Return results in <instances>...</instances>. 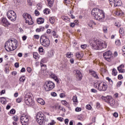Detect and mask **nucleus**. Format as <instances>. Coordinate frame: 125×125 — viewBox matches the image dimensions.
<instances>
[{
	"instance_id": "1",
	"label": "nucleus",
	"mask_w": 125,
	"mask_h": 125,
	"mask_svg": "<svg viewBox=\"0 0 125 125\" xmlns=\"http://www.w3.org/2000/svg\"><path fill=\"white\" fill-rule=\"evenodd\" d=\"M90 45L93 49L95 50H99L103 48H106L107 47V44L103 41H100L99 40H95V39H90L89 40Z\"/></svg>"
},
{
	"instance_id": "2",
	"label": "nucleus",
	"mask_w": 125,
	"mask_h": 125,
	"mask_svg": "<svg viewBox=\"0 0 125 125\" xmlns=\"http://www.w3.org/2000/svg\"><path fill=\"white\" fill-rule=\"evenodd\" d=\"M92 16H93L96 20L101 21L105 18L104 12L99 8H95L92 9L91 12Z\"/></svg>"
},
{
	"instance_id": "3",
	"label": "nucleus",
	"mask_w": 125,
	"mask_h": 125,
	"mask_svg": "<svg viewBox=\"0 0 125 125\" xmlns=\"http://www.w3.org/2000/svg\"><path fill=\"white\" fill-rule=\"evenodd\" d=\"M17 40H9L5 43V49L7 51H13L17 47Z\"/></svg>"
},
{
	"instance_id": "4",
	"label": "nucleus",
	"mask_w": 125,
	"mask_h": 125,
	"mask_svg": "<svg viewBox=\"0 0 125 125\" xmlns=\"http://www.w3.org/2000/svg\"><path fill=\"white\" fill-rule=\"evenodd\" d=\"M94 87L99 91H106L108 88L107 83L102 81H96L94 83Z\"/></svg>"
},
{
	"instance_id": "5",
	"label": "nucleus",
	"mask_w": 125,
	"mask_h": 125,
	"mask_svg": "<svg viewBox=\"0 0 125 125\" xmlns=\"http://www.w3.org/2000/svg\"><path fill=\"white\" fill-rule=\"evenodd\" d=\"M40 42L42 45L45 46V47L49 46L50 44V41H49V39L46 36H42L40 39Z\"/></svg>"
},
{
	"instance_id": "6",
	"label": "nucleus",
	"mask_w": 125,
	"mask_h": 125,
	"mask_svg": "<svg viewBox=\"0 0 125 125\" xmlns=\"http://www.w3.org/2000/svg\"><path fill=\"white\" fill-rule=\"evenodd\" d=\"M44 120V115L42 112H39L37 113L36 116V121L39 125H42L43 124V120Z\"/></svg>"
},
{
	"instance_id": "7",
	"label": "nucleus",
	"mask_w": 125,
	"mask_h": 125,
	"mask_svg": "<svg viewBox=\"0 0 125 125\" xmlns=\"http://www.w3.org/2000/svg\"><path fill=\"white\" fill-rule=\"evenodd\" d=\"M55 87V84L53 82L49 81L44 85V88L46 91H49Z\"/></svg>"
},
{
	"instance_id": "8",
	"label": "nucleus",
	"mask_w": 125,
	"mask_h": 125,
	"mask_svg": "<svg viewBox=\"0 0 125 125\" xmlns=\"http://www.w3.org/2000/svg\"><path fill=\"white\" fill-rule=\"evenodd\" d=\"M7 17L11 21H14L16 20V13L13 10L8 11L7 13Z\"/></svg>"
},
{
	"instance_id": "9",
	"label": "nucleus",
	"mask_w": 125,
	"mask_h": 125,
	"mask_svg": "<svg viewBox=\"0 0 125 125\" xmlns=\"http://www.w3.org/2000/svg\"><path fill=\"white\" fill-rule=\"evenodd\" d=\"M23 18L25 20V23H28V25H33L34 21H32V17L28 14L25 13L23 14Z\"/></svg>"
},
{
	"instance_id": "10",
	"label": "nucleus",
	"mask_w": 125,
	"mask_h": 125,
	"mask_svg": "<svg viewBox=\"0 0 125 125\" xmlns=\"http://www.w3.org/2000/svg\"><path fill=\"white\" fill-rule=\"evenodd\" d=\"M102 99H104L106 100V102L108 103L111 106H113L115 104V100L112 98V96H107L106 97L102 96Z\"/></svg>"
},
{
	"instance_id": "11",
	"label": "nucleus",
	"mask_w": 125,
	"mask_h": 125,
	"mask_svg": "<svg viewBox=\"0 0 125 125\" xmlns=\"http://www.w3.org/2000/svg\"><path fill=\"white\" fill-rule=\"evenodd\" d=\"M24 100L26 105L33 106L34 104H35L34 101H33V99H32V97L29 95H26L25 97Z\"/></svg>"
},
{
	"instance_id": "12",
	"label": "nucleus",
	"mask_w": 125,
	"mask_h": 125,
	"mask_svg": "<svg viewBox=\"0 0 125 125\" xmlns=\"http://www.w3.org/2000/svg\"><path fill=\"white\" fill-rule=\"evenodd\" d=\"M20 120L22 125H28L29 123V117L28 116H22L20 117Z\"/></svg>"
},
{
	"instance_id": "13",
	"label": "nucleus",
	"mask_w": 125,
	"mask_h": 125,
	"mask_svg": "<svg viewBox=\"0 0 125 125\" xmlns=\"http://www.w3.org/2000/svg\"><path fill=\"white\" fill-rule=\"evenodd\" d=\"M103 56L107 61H111L112 58V52L110 51H108L104 53Z\"/></svg>"
},
{
	"instance_id": "14",
	"label": "nucleus",
	"mask_w": 125,
	"mask_h": 125,
	"mask_svg": "<svg viewBox=\"0 0 125 125\" xmlns=\"http://www.w3.org/2000/svg\"><path fill=\"white\" fill-rule=\"evenodd\" d=\"M1 24H2L4 27H8V26L10 25L9 22H8V21H7V19H6L5 18H2Z\"/></svg>"
},
{
	"instance_id": "15",
	"label": "nucleus",
	"mask_w": 125,
	"mask_h": 125,
	"mask_svg": "<svg viewBox=\"0 0 125 125\" xmlns=\"http://www.w3.org/2000/svg\"><path fill=\"white\" fill-rule=\"evenodd\" d=\"M75 72H76L77 79H78L79 81H81L83 77V75L82 74V73H81V71H80V70H75Z\"/></svg>"
},
{
	"instance_id": "16",
	"label": "nucleus",
	"mask_w": 125,
	"mask_h": 125,
	"mask_svg": "<svg viewBox=\"0 0 125 125\" xmlns=\"http://www.w3.org/2000/svg\"><path fill=\"white\" fill-rule=\"evenodd\" d=\"M76 57L77 59L81 60L83 57V52H78L76 54Z\"/></svg>"
},
{
	"instance_id": "17",
	"label": "nucleus",
	"mask_w": 125,
	"mask_h": 125,
	"mask_svg": "<svg viewBox=\"0 0 125 125\" xmlns=\"http://www.w3.org/2000/svg\"><path fill=\"white\" fill-rule=\"evenodd\" d=\"M125 68V65L124 64H121L117 67V69L119 71V73H125V70L123 69Z\"/></svg>"
},
{
	"instance_id": "18",
	"label": "nucleus",
	"mask_w": 125,
	"mask_h": 125,
	"mask_svg": "<svg viewBox=\"0 0 125 125\" xmlns=\"http://www.w3.org/2000/svg\"><path fill=\"white\" fill-rule=\"evenodd\" d=\"M50 78L55 80V82H56L58 83H59V80H58V78L57 76L54 74V73H50Z\"/></svg>"
},
{
	"instance_id": "19",
	"label": "nucleus",
	"mask_w": 125,
	"mask_h": 125,
	"mask_svg": "<svg viewBox=\"0 0 125 125\" xmlns=\"http://www.w3.org/2000/svg\"><path fill=\"white\" fill-rule=\"evenodd\" d=\"M122 4V1L121 0H114V6L115 7L120 6Z\"/></svg>"
},
{
	"instance_id": "20",
	"label": "nucleus",
	"mask_w": 125,
	"mask_h": 125,
	"mask_svg": "<svg viewBox=\"0 0 125 125\" xmlns=\"http://www.w3.org/2000/svg\"><path fill=\"white\" fill-rule=\"evenodd\" d=\"M37 102L38 103H39V104H41V105H44V104H45V102H44V100H43L42 98H38L37 99Z\"/></svg>"
},
{
	"instance_id": "21",
	"label": "nucleus",
	"mask_w": 125,
	"mask_h": 125,
	"mask_svg": "<svg viewBox=\"0 0 125 125\" xmlns=\"http://www.w3.org/2000/svg\"><path fill=\"white\" fill-rule=\"evenodd\" d=\"M73 102H74V104L75 106H77L78 105V98L77 96H74L73 97L72 99Z\"/></svg>"
},
{
	"instance_id": "22",
	"label": "nucleus",
	"mask_w": 125,
	"mask_h": 125,
	"mask_svg": "<svg viewBox=\"0 0 125 125\" xmlns=\"http://www.w3.org/2000/svg\"><path fill=\"white\" fill-rule=\"evenodd\" d=\"M119 33L120 34V37H124L125 36V29H124V28L121 27L120 28Z\"/></svg>"
},
{
	"instance_id": "23",
	"label": "nucleus",
	"mask_w": 125,
	"mask_h": 125,
	"mask_svg": "<svg viewBox=\"0 0 125 125\" xmlns=\"http://www.w3.org/2000/svg\"><path fill=\"white\" fill-rule=\"evenodd\" d=\"M91 75L92 77H94V78H95V79H99V77H98V74H97L96 72L92 71L91 72Z\"/></svg>"
},
{
	"instance_id": "24",
	"label": "nucleus",
	"mask_w": 125,
	"mask_h": 125,
	"mask_svg": "<svg viewBox=\"0 0 125 125\" xmlns=\"http://www.w3.org/2000/svg\"><path fill=\"white\" fill-rule=\"evenodd\" d=\"M38 24H42L44 22V20L42 18H40L37 20Z\"/></svg>"
},
{
	"instance_id": "25",
	"label": "nucleus",
	"mask_w": 125,
	"mask_h": 125,
	"mask_svg": "<svg viewBox=\"0 0 125 125\" xmlns=\"http://www.w3.org/2000/svg\"><path fill=\"white\" fill-rule=\"evenodd\" d=\"M93 25L95 26L96 25V23L94 22L93 21H90L88 23V26H89L90 28H93V27L92 26Z\"/></svg>"
},
{
	"instance_id": "26",
	"label": "nucleus",
	"mask_w": 125,
	"mask_h": 125,
	"mask_svg": "<svg viewBox=\"0 0 125 125\" xmlns=\"http://www.w3.org/2000/svg\"><path fill=\"white\" fill-rule=\"evenodd\" d=\"M61 103L62 104V105L66 106V107H69V103H67V101H66L65 100L62 101Z\"/></svg>"
},
{
	"instance_id": "27",
	"label": "nucleus",
	"mask_w": 125,
	"mask_h": 125,
	"mask_svg": "<svg viewBox=\"0 0 125 125\" xmlns=\"http://www.w3.org/2000/svg\"><path fill=\"white\" fill-rule=\"evenodd\" d=\"M0 102L2 104H6V99L3 97L0 98Z\"/></svg>"
},
{
	"instance_id": "28",
	"label": "nucleus",
	"mask_w": 125,
	"mask_h": 125,
	"mask_svg": "<svg viewBox=\"0 0 125 125\" xmlns=\"http://www.w3.org/2000/svg\"><path fill=\"white\" fill-rule=\"evenodd\" d=\"M49 21L51 24H53L55 22V19L54 17H51L49 18Z\"/></svg>"
},
{
	"instance_id": "29",
	"label": "nucleus",
	"mask_w": 125,
	"mask_h": 125,
	"mask_svg": "<svg viewBox=\"0 0 125 125\" xmlns=\"http://www.w3.org/2000/svg\"><path fill=\"white\" fill-rule=\"evenodd\" d=\"M118 72H117V69L114 68L112 70V74L113 76H117Z\"/></svg>"
},
{
	"instance_id": "30",
	"label": "nucleus",
	"mask_w": 125,
	"mask_h": 125,
	"mask_svg": "<svg viewBox=\"0 0 125 125\" xmlns=\"http://www.w3.org/2000/svg\"><path fill=\"white\" fill-rule=\"evenodd\" d=\"M33 57L35 58V59H38L39 57V54L37 52H34L33 53Z\"/></svg>"
},
{
	"instance_id": "31",
	"label": "nucleus",
	"mask_w": 125,
	"mask_h": 125,
	"mask_svg": "<svg viewBox=\"0 0 125 125\" xmlns=\"http://www.w3.org/2000/svg\"><path fill=\"white\" fill-rule=\"evenodd\" d=\"M44 14H49V9H45L43 11Z\"/></svg>"
},
{
	"instance_id": "32",
	"label": "nucleus",
	"mask_w": 125,
	"mask_h": 125,
	"mask_svg": "<svg viewBox=\"0 0 125 125\" xmlns=\"http://www.w3.org/2000/svg\"><path fill=\"white\" fill-rule=\"evenodd\" d=\"M25 76H22L20 79V81L21 82V83H23V82H25Z\"/></svg>"
},
{
	"instance_id": "33",
	"label": "nucleus",
	"mask_w": 125,
	"mask_h": 125,
	"mask_svg": "<svg viewBox=\"0 0 125 125\" xmlns=\"http://www.w3.org/2000/svg\"><path fill=\"white\" fill-rule=\"evenodd\" d=\"M108 28H107V27L104 26L103 27V31L104 32L105 34H107V33H108Z\"/></svg>"
},
{
	"instance_id": "34",
	"label": "nucleus",
	"mask_w": 125,
	"mask_h": 125,
	"mask_svg": "<svg viewBox=\"0 0 125 125\" xmlns=\"http://www.w3.org/2000/svg\"><path fill=\"white\" fill-rule=\"evenodd\" d=\"M115 43L116 45H118V46H120V45H121V41H120L119 40H117L115 41Z\"/></svg>"
},
{
	"instance_id": "35",
	"label": "nucleus",
	"mask_w": 125,
	"mask_h": 125,
	"mask_svg": "<svg viewBox=\"0 0 125 125\" xmlns=\"http://www.w3.org/2000/svg\"><path fill=\"white\" fill-rule=\"evenodd\" d=\"M39 52L40 53H42V52H43L44 51V49L43 48H42V47H40L39 48Z\"/></svg>"
},
{
	"instance_id": "36",
	"label": "nucleus",
	"mask_w": 125,
	"mask_h": 125,
	"mask_svg": "<svg viewBox=\"0 0 125 125\" xmlns=\"http://www.w3.org/2000/svg\"><path fill=\"white\" fill-rule=\"evenodd\" d=\"M71 53H71L70 52L67 53V54H66V57H67V58H71V57H72Z\"/></svg>"
},
{
	"instance_id": "37",
	"label": "nucleus",
	"mask_w": 125,
	"mask_h": 125,
	"mask_svg": "<svg viewBox=\"0 0 125 125\" xmlns=\"http://www.w3.org/2000/svg\"><path fill=\"white\" fill-rule=\"evenodd\" d=\"M42 31H43L42 27H40V28H37L36 30V32H37V33H40V32H42Z\"/></svg>"
},
{
	"instance_id": "38",
	"label": "nucleus",
	"mask_w": 125,
	"mask_h": 125,
	"mask_svg": "<svg viewBox=\"0 0 125 125\" xmlns=\"http://www.w3.org/2000/svg\"><path fill=\"white\" fill-rule=\"evenodd\" d=\"M115 25L116 26V27H118V28H119V27H121V23L117 21L115 23Z\"/></svg>"
},
{
	"instance_id": "39",
	"label": "nucleus",
	"mask_w": 125,
	"mask_h": 125,
	"mask_svg": "<svg viewBox=\"0 0 125 125\" xmlns=\"http://www.w3.org/2000/svg\"><path fill=\"white\" fill-rule=\"evenodd\" d=\"M55 125V121L54 120H52L50 123L48 124V125Z\"/></svg>"
},
{
	"instance_id": "40",
	"label": "nucleus",
	"mask_w": 125,
	"mask_h": 125,
	"mask_svg": "<svg viewBox=\"0 0 125 125\" xmlns=\"http://www.w3.org/2000/svg\"><path fill=\"white\" fill-rule=\"evenodd\" d=\"M122 83H123L121 81H119L118 82L116 85L118 87H120V86H121V85H122Z\"/></svg>"
},
{
	"instance_id": "41",
	"label": "nucleus",
	"mask_w": 125,
	"mask_h": 125,
	"mask_svg": "<svg viewBox=\"0 0 125 125\" xmlns=\"http://www.w3.org/2000/svg\"><path fill=\"white\" fill-rule=\"evenodd\" d=\"M35 14L36 16H39V15H40V12H39V11H38V10H35Z\"/></svg>"
},
{
	"instance_id": "42",
	"label": "nucleus",
	"mask_w": 125,
	"mask_h": 125,
	"mask_svg": "<svg viewBox=\"0 0 125 125\" xmlns=\"http://www.w3.org/2000/svg\"><path fill=\"white\" fill-rule=\"evenodd\" d=\"M70 0H63V2L65 4H69V3H70Z\"/></svg>"
},
{
	"instance_id": "43",
	"label": "nucleus",
	"mask_w": 125,
	"mask_h": 125,
	"mask_svg": "<svg viewBox=\"0 0 125 125\" xmlns=\"http://www.w3.org/2000/svg\"><path fill=\"white\" fill-rule=\"evenodd\" d=\"M124 15V12L121 11H118V16H123Z\"/></svg>"
},
{
	"instance_id": "44",
	"label": "nucleus",
	"mask_w": 125,
	"mask_h": 125,
	"mask_svg": "<svg viewBox=\"0 0 125 125\" xmlns=\"http://www.w3.org/2000/svg\"><path fill=\"white\" fill-rule=\"evenodd\" d=\"M13 120L15 122H17V121H18V117L16 115L13 117Z\"/></svg>"
},
{
	"instance_id": "45",
	"label": "nucleus",
	"mask_w": 125,
	"mask_h": 125,
	"mask_svg": "<svg viewBox=\"0 0 125 125\" xmlns=\"http://www.w3.org/2000/svg\"><path fill=\"white\" fill-rule=\"evenodd\" d=\"M37 7L38 8V9H39V10L40 9H42V4L39 3L37 4Z\"/></svg>"
},
{
	"instance_id": "46",
	"label": "nucleus",
	"mask_w": 125,
	"mask_h": 125,
	"mask_svg": "<svg viewBox=\"0 0 125 125\" xmlns=\"http://www.w3.org/2000/svg\"><path fill=\"white\" fill-rule=\"evenodd\" d=\"M76 112H81L82 111V108L80 107H77L75 109Z\"/></svg>"
},
{
	"instance_id": "47",
	"label": "nucleus",
	"mask_w": 125,
	"mask_h": 125,
	"mask_svg": "<svg viewBox=\"0 0 125 125\" xmlns=\"http://www.w3.org/2000/svg\"><path fill=\"white\" fill-rule=\"evenodd\" d=\"M86 109H87V110H91V105L88 104L86 106Z\"/></svg>"
},
{
	"instance_id": "48",
	"label": "nucleus",
	"mask_w": 125,
	"mask_h": 125,
	"mask_svg": "<svg viewBox=\"0 0 125 125\" xmlns=\"http://www.w3.org/2000/svg\"><path fill=\"white\" fill-rule=\"evenodd\" d=\"M81 47L82 49H85L86 48V44L81 45Z\"/></svg>"
},
{
	"instance_id": "49",
	"label": "nucleus",
	"mask_w": 125,
	"mask_h": 125,
	"mask_svg": "<svg viewBox=\"0 0 125 125\" xmlns=\"http://www.w3.org/2000/svg\"><path fill=\"white\" fill-rule=\"evenodd\" d=\"M51 95L52 96H53L54 97H55L56 96H57V94H56V93L53 92L51 93Z\"/></svg>"
},
{
	"instance_id": "50",
	"label": "nucleus",
	"mask_w": 125,
	"mask_h": 125,
	"mask_svg": "<svg viewBox=\"0 0 125 125\" xmlns=\"http://www.w3.org/2000/svg\"><path fill=\"white\" fill-rule=\"evenodd\" d=\"M106 80H107V81H108V82H109V83H113V81H112V80L110 79V78H109V77H106Z\"/></svg>"
},
{
	"instance_id": "51",
	"label": "nucleus",
	"mask_w": 125,
	"mask_h": 125,
	"mask_svg": "<svg viewBox=\"0 0 125 125\" xmlns=\"http://www.w3.org/2000/svg\"><path fill=\"white\" fill-rule=\"evenodd\" d=\"M27 71L29 73H31L32 72V68L31 67H28L27 68Z\"/></svg>"
},
{
	"instance_id": "52",
	"label": "nucleus",
	"mask_w": 125,
	"mask_h": 125,
	"mask_svg": "<svg viewBox=\"0 0 125 125\" xmlns=\"http://www.w3.org/2000/svg\"><path fill=\"white\" fill-rule=\"evenodd\" d=\"M48 4H52V2L54 1V0H47Z\"/></svg>"
},
{
	"instance_id": "53",
	"label": "nucleus",
	"mask_w": 125,
	"mask_h": 125,
	"mask_svg": "<svg viewBox=\"0 0 125 125\" xmlns=\"http://www.w3.org/2000/svg\"><path fill=\"white\" fill-rule=\"evenodd\" d=\"M113 116L115 117V118H118V117H119V114H118V113L115 112L113 114Z\"/></svg>"
},
{
	"instance_id": "54",
	"label": "nucleus",
	"mask_w": 125,
	"mask_h": 125,
	"mask_svg": "<svg viewBox=\"0 0 125 125\" xmlns=\"http://www.w3.org/2000/svg\"><path fill=\"white\" fill-rule=\"evenodd\" d=\"M15 110L14 109H12L10 111V114H14L15 113Z\"/></svg>"
},
{
	"instance_id": "55",
	"label": "nucleus",
	"mask_w": 125,
	"mask_h": 125,
	"mask_svg": "<svg viewBox=\"0 0 125 125\" xmlns=\"http://www.w3.org/2000/svg\"><path fill=\"white\" fill-rule=\"evenodd\" d=\"M115 0H109L110 4H114Z\"/></svg>"
},
{
	"instance_id": "56",
	"label": "nucleus",
	"mask_w": 125,
	"mask_h": 125,
	"mask_svg": "<svg viewBox=\"0 0 125 125\" xmlns=\"http://www.w3.org/2000/svg\"><path fill=\"white\" fill-rule=\"evenodd\" d=\"M60 97L61 98H63V97H65V94L64 93H61L60 94Z\"/></svg>"
},
{
	"instance_id": "57",
	"label": "nucleus",
	"mask_w": 125,
	"mask_h": 125,
	"mask_svg": "<svg viewBox=\"0 0 125 125\" xmlns=\"http://www.w3.org/2000/svg\"><path fill=\"white\" fill-rule=\"evenodd\" d=\"M69 61L70 63H71V64H74V62H75V60H74V59H70Z\"/></svg>"
},
{
	"instance_id": "58",
	"label": "nucleus",
	"mask_w": 125,
	"mask_h": 125,
	"mask_svg": "<svg viewBox=\"0 0 125 125\" xmlns=\"http://www.w3.org/2000/svg\"><path fill=\"white\" fill-rule=\"evenodd\" d=\"M55 108L56 110H59V109H60V105H55Z\"/></svg>"
},
{
	"instance_id": "59",
	"label": "nucleus",
	"mask_w": 125,
	"mask_h": 125,
	"mask_svg": "<svg viewBox=\"0 0 125 125\" xmlns=\"http://www.w3.org/2000/svg\"><path fill=\"white\" fill-rule=\"evenodd\" d=\"M91 92H93L94 93H96V92H97V90L95 89H91Z\"/></svg>"
},
{
	"instance_id": "60",
	"label": "nucleus",
	"mask_w": 125,
	"mask_h": 125,
	"mask_svg": "<svg viewBox=\"0 0 125 125\" xmlns=\"http://www.w3.org/2000/svg\"><path fill=\"white\" fill-rule=\"evenodd\" d=\"M64 123L65 125H68V123H69V119H65Z\"/></svg>"
},
{
	"instance_id": "61",
	"label": "nucleus",
	"mask_w": 125,
	"mask_h": 125,
	"mask_svg": "<svg viewBox=\"0 0 125 125\" xmlns=\"http://www.w3.org/2000/svg\"><path fill=\"white\" fill-rule=\"evenodd\" d=\"M15 66L16 67V68H19V63L16 62L15 63Z\"/></svg>"
},
{
	"instance_id": "62",
	"label": "nucleus",
	"mask_w": 125,
	"mask_h": 125,
	"mask_svg": "<svg viewBox=\"0 0 125 125\" xmlns=\"http://www.w3.org/2000/svg\"><path fill=\"white\" fill-rule=\"evenodd\" d=\"M21 101H22V100H21V98H19L17 99V102L18 103H20V102H21Z\"/></svg>"
},
{
	"instance_id": "63",
	"label": "nucleus",
	"mask_w": 125,
	"mask_h": 125,
	"mask_svg": "<svg viewBox=\"0 0 125 125\" xmlns=\"http://www.w3.org/2000/svg\"><path fill=\"white\" fill-rule=\"evenodd\" d=\"M122 51L124 53V54H125V46L122 47Z\"/></svg>"
},
{
	"instance_id": "64",
	"label": "nucleus",
	"mask_w": 125,
	"mask_h": 125,
	"mask_svg": "<svg viewBox=\"0 0 125 125\" xmlns=\"http://www.w3.org/2000/svg\"><path fill=\"white\" fill-rule=\"evenodd\" d=\"M118 78L119 80H122V79H123V75H119Z\"/></svg>"
}]
</instances>
